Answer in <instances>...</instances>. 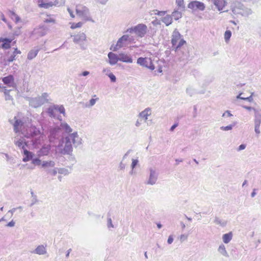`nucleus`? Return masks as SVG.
<instances>
[{"mask_svg":"<svg viewBox=\"0 0 261 261\" xmlns=\"http://www.w3.org/2000/svg\"><path fill=\"white\" fill-rule=\"evenodd\" d=\"M22 135L26 138L31 139L34 147L36 148L44 140V135L43 130L37 128L35 125L28 126L22 132Z\"/></svg>","mask_w":261,"mask_h":261,"instance_id":"nucleus-1","label":"nucleus"},{"mask_svg":"<svg viewBox=\"0 0 261 261\" xmlns=\"http://www.w3.org/2000/svg\"><path fill=\"white\" fill-rule=\"evenodd\" d=\"M13 126V129L16 134L22 135L23 130L25 129L28 126L25 118H21L19 115L15 116L13 119L9 120Z\"/></svg>","mask_w":261,"mask_h":261,"instance_id":"nucleus-2","label":"nucleus"},{"mask_svg":"<svg viewBox=\"0 0 261 261\" xmlns=\"http://www.w3.org/2000/svg\"><path fill=\"white\" fill-rule=\"evenodd\" d=\"M48 97L49 94L46 92H44L40 96L34 98L28 97L27 99L29 101L30 106L36 108L47 102L48 101Z\"/></svg>","mask_w":261,"mask_h":261,"instance_id":"nucleus-3","label":"nucleus"},{"mask_svg":"<svg viewBox=\"0 0 261 261\" xmlns=\"http://www.w3.org/2000/svg\"><path fill=\"white\" fill-rule=\"evenodd\" d=\"M171 43L174 50L178 55L179 48L186 43V41L182 38L179 32L175 29L172 35Z\"/></svg>","mask_w":261,"mask_h":261,"instance_id":"nucleus-4","label":"nucleus"},{"mask_svg":"<svg viewBox=\"0 0 261 261\" xmlns=\"http://www.w3.org/2000/svg\"><path fill=\"white\" fill-rule=\"evenodd\" d=\"M62 139L56 146V153H60L62 154H69L72 151V146L71 141Z\"/></svg>","mask_w":261,"mask_h":261,"instance_id":"nucleus-5","label":"nucleus"},{"mask_svg":"<svg viewBox=\"0 0 261 261\" xmlns=\"http://www.w3.org/2000/svg\"><path fill=\"white\" fill-rule=\"evenodd\" d=\"M75 11L76 15L83 20L85 21H90L94 22L90 16L89 9L86 6L82 5L76 6Z\"/></svg>","mask_w":261,"mask_h":261,"instance_id":"nucleus-6","label":"nucleus"},{"mask_svg":"<svg viewBox=\"0 0 261 261\" xmlns=\"http://www.w3.org/2000/svg\"><path fill=\"white\" fill-rule=\"evenodd\" d=\"M128 42H130L129 36L127 35H123L118 39L115 45L111 46L110 49L116 51L121 48L127 46Z\"/></svg>","mask_w":261,"mask_h":261,"instance_id":"nucleus-7","label":"nucleus"},{"mask_svg":"<svg viewBox=\"0 0 261 261\" xmlns=\"http://www.w3.org/2000/svg\"><path fill=\"white\" fill-rule=\"evenodd\" d=\"M137 63L151 70H153L155 68L150 58L140 57L137 59Z\"/></svg>","mask_w":261,"mask_h":261,"instance_id":"nucleus-8","label":"nucleus"},{"mask_svg":"<svg viewBox=\"0 0 261 261\" xmlns=\"http://www.w3.org/2000/svg\"><path fill=\"white\" fill-rule=\"evenodd\" d=\"M158 178V173L155 169L150 168L149 169V175L147 180L145 182L146 185H154L156 184Z\"/></svg>","mask_w":261,"mask_h":261,"instance_id":"nucleus-9","label":"nucleus"},{"mask_svg":"<svg viewBox=\"0 0 261 261\" xmlns=\"http://www.w3.org/2000/svg\"><path fill=\"white\" fill-rule=\"evenodd\" d=\"M86 35L84 33H80L73 36V42L80 45L81 48L85 50L87 48V45L84 42L86 40Z\"/></svg>","mask_w":261,"mask_h":261,"instance_id":"nucleus-10","label":"nucleus"},{"mask_svg":"<svg viewBox=\"0 0 261 261\" xmlns=\"http://www.w3.org/2000/svg\"><path fill=\"white\" fill-rule=\"evenodd\" d=\"M23 137V136L21 137L19 136V134H17V135L15 136L13 141L15 145L19 149H22V150H23L24 149H26V146H28V143Z\"/></svg>","mask_w":261,"mask_h":261,"instance_id":"nucleus-11","label":"nucleus"},{"mask_svg":"<svg viewBox=\"0 0 261 261\" xmlns=\"http://www.w3.org/2000/svg\"><path fill=\"white\" fill-rule=\"evenodd\" d=\"M65 140L71 141V144L72 143L75 147L81 145L82 141V139L79 137L76 132L70 134L65 137Z\"/></svg>","mask_w":261,"mask_h":261,"instance_id":"nucleus-12","label":"nucleus"},{"mask_svg":"<svg viewBox=\"0 0 261 261\" xmlns=\"http://www.w3.org/2000/svg\"><path fill=\"white\" fill-rule=\"evenodd\" d=\"M135 33L140 38L143 37L147 33V27L143 23H140L135 27Z\"/></svg>","mask_w":261,"mask_h":261,"instance_id":"nucleus-13","label":"nucleus"},{"mask_svg":"<svg viewBox=\"0 0 261 261\" xmlns=\"http://www.w3.org/2000/svg\"><path fill=\"white\" fill-rule=\"evenodd\" d=\"M188 8L194 11H203L205 6L204 3L199 1H192L188 4Z\"/></svg>","mask_w":261,"mask_h":261,"instance_id":"nucleus-14","label":"nucleus"},{"mask_svg":"<svg viewBox=\"0 0 261 261\" xmlns=\"http://www.w3.org/2000/svg\"><path fill=\"white\" fill-rule=\"evenodd\" d=\"M60 129L58 126H56L50 129L49 135L48 136V139L50 142H53L55 139L58 138Z\"/></svg>","mask_w":261,"mask_h":261,"instance_id":"nucleus-15","label":"nucleus"},{"mask_svg":"<svg viewBox=\"0 0 261 261\" xmlns=\"http://www.w3.org/2000/svg\"><path fill=\"white\" fill-rule=\"evenodd\" d=\"M233 11L234 12V13L236 12L244 16H247L252 13L251 9L246 8L243 6H241L240 8L235 9Z\"/></svg>","mask_w":261,"mask_h":261,"instance_id":"nucleus-16","label":"nucleus"},{"mask_svg":"<svg viewBox=\"0 0 261 261\" xmlns=\"http://www.w3.org/2000/svg\"><path fill=\"white\" fill-rule=\"evenodd\" d=\"M51 149V145L50 144H45L38 151L37 153L39 156L47 155Z\"/></svg>","mask_w":261,"mask_h":261,"instance_id":"nucleus-17","label":"nucleus"},{"mask_svg":"<svg viewBox=\"0 0 261 261\" xmlns=\"http://www.w3.org/2000/svg\"><path fill=\"white\" fill-rule=\"evenodd\" d=\"M255 113V118L254 119V130L256 134L259 135L260 133L259 127L261 124V115L258 112Z\"/></svg>","mask_w":261,"mask_h":261,"instance_id":"nucleus-18","label":"nucleus"},{"mask_svg":"<svg viewBox=\"0 0 261 261\" xmlns=\"http://www.w3.org/2000/svg\"><path fill=\"white\" fill-rule=\"evenodd\" d=\"M151 114V110L149 108H147L138 114V117L145 122L148 119V117Z\"/></svg>","mask_w":261,"mask_h":261,"instance_id":"nucleus-19","label":"nucleus"},{"mask_svg":"<svg viewBox=\"0 0 261 261\" xmlns=\"http://www.w3.org/2000/svg\"><path fill=\"white\" fill-rule=\"evenodd\" d=\"M12 41V39L11 38H0V42L3 43L1 45V47L4 49H8L11 47V43Z\"/></svg>","mask_w":261,"mask_h":261,"instance_id":"nucleus-20","label":"nucleus"},{"mask_svg":"<svg viewBox=\"0 0 261 261\" xmlns=\"http://www.w3.org/2000/svg\"><path fill=\"white\" fill-rule=\"evenodd\" d=\"M211 2L218 11L222 10L227 4V2L225 0H212Z\"/></svg>","mask_w":261,"mask_h":261,"instance_id":"nucleus-21","label":"nucleus"},{"mask_svg":"<svg viewBox=\"0 0 261 261\" xmlns=\"http://www.w3.org/2000/svg\"><path fill=\"white\" fill-rule=\"evenodd\" d=\"M108 57L109 58L108 62L111 65H115L119 61V55L117 56L112 52H110L108 55Z\"/></svg>","mask_w":261,"mask_h":261,"instance_id":"nucleus-22","label":"nucleus"},{"mask_svg":"<svg viewBox=\"0 0 261 261\" xmlns=\"http://www.w3.org/2000/svg\"><path fill=\"white\" fill-rule=\"evenodd\" d=\"M2 81L8 87H13L14 84V78L12 75H9L7 76L2 78Z\"/></svg>","mask_w":261,"mask_h":261,"instance_id":"nucleus-23","label":"nucleus"},{"mask_svg":"<svg viewBox=\"0 0 261 261\" xmlns=\"http://www.w3.org/2000/svg\"><path fill=\"white\" fill-rule=\"evenodd\" d=\"M119 59L120 61L125 63H132L133 62L132 58L130 56L124 53H121L119 54Z\"/></svg>","mask_w":261,"mask_h":261,"instance_id":"nucleus-24","label":"nucleus"},{"mask_svg":"<svg viewBox=\"0 0 261 261\" xmlns=\"http://www.w3.org/2000/svg\"><path fill=\"white\" fill-rule=\"evenodd\" d=\"M22 151L24 156V157L22 159L23 162H27L33 159L34 155L33 152L28 150L27 149H24V150Z\"/></svg>","mask_w":261,"mask_h":261,"instance_id":"nucleus-25","label":"nucleus"},{"mask_svg":"<svg viewBox=\"0 0 261 261\" xmlns=\"http://www.w3.org/2000/svg\"><path fill=\"white\" fill-rule=\"evenodd\" d=\"M32 252L38 255H44L46 253L47 251L45 247L43 245H41L37 246Z\"/></svg>","mask_w":261,"mask_h":261,"instance_id":"nucleus-26","label":"nucleus"},{"mask_svg":"<svg viewBox=\"0 0 261 261\" xmlns=\"http://www.w3.org/2000/svg\"><path fill=\"white\" fill-rule=\"evenodd\" d=\"M40 49L38 47H34L31 49L28 54L27 59L29 60H32L37 55Z\"/></svg>","mask_w":261,"mask_h":261,"instance_id":"nucleus-27","label":"nucleus"},{"mask_svg":"<svg viewBox=\"0 0 261 261\" xmlns=\"http://www.w3.org/2000/svg\"><path fill=\"white\" fill-rule=\"evenodd\" d=\"M21 53V51L18 50L17 48H14L13 54L8 58L7 60V62L9 63L13 62L15 60L16 56L18 54H20Z\"/></svg>","mask_w":261,"mask_h":261,"instance_id":"nucleus-28","label":"nucleus"},{"mask_svg":"<svg viewBox=\"0 0 261 261\" xmlns=\"http://www.w3.org/2000/svg\"><path fill=\"white\" fill-rule=\"evenodd\" d=\"M218 251L220 254L222 255L223 256L226 257H229V254L226 249L225 246L223 244H221V245H219L218 248Z\"/></svg>","mask_w":261,"mask_h":261,"instance_id":"nucleus-29","label":"nucleus"},{"mask_svg":"<svg viewBox=\"0 0 261 261\" xmlns=\"http://www.w3.org/2000/svg\"><path fill=\"white\" fill-rule=\"evenodd\" d=\"M232 236L233 234L232 232L224 234L222 238L223 243L225 244L229 243L232 239Z\"/></svg>","mask_w":261,"mask_h":261,"instance_id":"nucleus-30","label":"nucleus"},{"mask_svg":"<svg viewBox=\"0 0 261 261\" xmlns=\"http://www.w3.org/2000/svg\"><path fill=\"white\" fill-rule=\"evenodd\" d=\"M47 31V28L45 27H40L35 30V33L37 34L39 36H43L45 35Z\"/></svg>","mask_w":261,"mask_h":261,"instance_id":"nucleus-31","label":"nucleus"},{"mask_svg":"<svg viewBox=\"0 0 261 261\" xmlns=\"http://www.w3.org/2000/svg\"><path fill=\"white\" fill-rule=\"evenodd\" d=\"M56 164L54 161H43L42 162V167L45 169L49 167H54Z\"/></svg>","mask_w":261,"mask_h":261,"instance_id":"nucleus-32","label":"nucleus"},{"mask_svg":"<svg viewBox=\"0 0 261 261\" xmlns=\"http://www.w3.org/2000/svg\"><path fill=\"white\" fill-rule=\"evenodd\" d=\"M166 26L170 25L172 23V17L170 15H166L161 19Z\"/></svg>","mask_w":261,"mask_h":261,"instance_id":"nucleus-33","label":"nucleus"},{"mask_svg":"<svg viewBox=\"0 0 261 261\" xmlns=\"http://www.w3.org/2000/svg\"><path fill=\"white\" fill-rule=\"evenodd\" d=\"M9 15L10 18L14 20L16 23L20 21V17L13 11H9Z\"/></svg>","mask_w":261,"mask_h":261,"instance_id":"nucleus-34","label":"nucleus"},{"mask_svg":"<svg viewBox=\"0 0 261 261\" xmlns=\"http://www.w3.org/2000/svg\"><path fill=\"white\" fill-rule=\"evenodd\" d=\"M38 5L39 7L40 8H44L45 9L49 8V7H51L53 4L52 3H45L43 2V0H38Z\"/></svg>","mask_w":261,"mask_h":261,"instance_id":"nucleus-35","label":"nucleus"},{"mask_svg":"<svg viewBox=\"0 0 261 261\" xmlns=\"http://www.w3.org/2000/svg\"><path fill=\"white\" fill-rule=\"evenodd\" d=\"M60 126L67 133H71L72 131L70 126L66 122L61 123Z\"/></svg>","mask_w":261,"mask_h":261,"instance_id":"nucleus-36","label":"nucleus"},{"mask_svg":"<svg viewBox=\"0 0 261 261\" xmlns=\"http://www.w3.org/2000/svg\"><path fill=\"white\" fill-rule=\"evenodd\" d=\"M214 222L217 225H219L222 227H225L227 224V221L224 220H222L217 217L215 218V219L214 220Z\"/></svg>","mask_w":261,"mask_h":261,"instance_id":"nucleus-37","label":"nucleus"},{"mask_svg":"<svg viewBox=\"0 0 261 261\" xmlns=\"http://www.w3.org/2000/svg\"><path fill=\"white\" fill-rule=\"evenodd\" d=\"M130 150H128L126 152V153H125V154L123 155L122 161L120 163L119 165V168L120 170H124L125 166H126V164L125 163H123V161L124 160V159L125 158H126V156H128V155L130 153Z\"/></svg>","mask_w":261,"mask_h":261,"instance_id":"nucleus-38","label":"nucleus"},{"mask_svg":"<svg viewBox=\"0 0 261 261\" xmlns=\"http://www.w3.org/2000/svg\"><path fill=\"white\" fill-rule=\"evenodd\" d=\"M171 16L172 18H174L175 20H177L181 17L182 14L180 11L174 10V11L172 13Z\"/></svg>","mask_w":261,"mask_h":261,"instance_id":"nucleus-39","label":"nucleus"},{"mask_svg":"<svg viewBox=\"0 0 261 261\" xmlns=\"http://www.w3.org/2000/svg\"><path fill=\"white\" fill-rule=\"evenodd\" d=\"M56 111L55 110V105L49 107L47 109V113L50 117H55L56 116Z\"/></svg>","mask_w":261,"mask_h":261,"instance_id":"nucleus-40","label":"nucleus"},{"mask_svg":"<svg viewBox=\"0 0 261 261\" xmlns=\"http://www.w3.org/2000/svg\"><path fill=\"white\" fill-rule=\"evenodd\" d=\"M58 172L59 174H63L64 175H67L70 173V171L67 168H59L58 169Z\"/></svg>","mask_w":261,"mask_h":261,"instance_id":"nucleus-41","label":"nucleus"},{"mask_svg":"<svg viewBox=\"0 0 261 261\" xmlns=\"http://www.w3.org/2000/svg\"><path fill=\"white\" fill-rule=\"evenodd\" d=\"M243 108H244V109L248 111L253 110L254 113V118H255V113L258 112L261 115V109H257L253 107L245 106H243Z\"/></svg>","mask_w":261,"mask_h":261,"instance_id":"nucleus-42","label":"nucleus"},{"mask_svg":"<svg viewBox=\"0 0 261 261\" xmlns=\"http://www.w3.org/2000/svg\"><path fill=\"white\" fill-rule=\"evenodd\" d=\"M55 110L56 112H59L60 113L63 114L65 115V110L64 108V107L62 105L58 106V105H55Z\"/></svg>","mask_w":261,"mask_h":261,"instance_id":"nucleus-43","label":"nucleus"},{"mask_svg":"<svg viewBox=\"0 0 261 261\" xmlns=\"http://www.w3.org/2000/svg\"><path fill=\"white\" fill-rule=\"evenodd\" d=\"M31 195H32V200H31V203L30 204V206H32L33 205L36 204L38 202V200L37 199V197L36 195H35L33 192H31Z\"/></svg>","mask_w":261,"mask_h":261,"instance_id":"nucleus-44","label":"nucleus"},{"mask_svg":"<svg viewBox=\"0 0 261 261\" xmlns=\"http://www.w3.org/2000/svg\"><path fill=\"white\" fill-rule=\"evenodd\" d=\"M231 36V32L229 30H226L224 33V39L226 42H228Z\"/></svg>","mask_w":261,"mask_h":261,"instance_id":"nucleus-45","label":"nucleus"},{"mask_svg":"<svg viewBox=\"0 0 261 261\" xmlns=\"http://www.w3.org/2000/svg\"><path fill=\"white\" fill-rule=\"evenodd\" d=\"M236 125V123H233V124H230L229 125L226 126H221L220 127V129L224 131H227L231 130Z\"/></svg>","mask_w":261,"mask_h":261,"instance_id":"nucleus-46","label":"nucleus"},{"mask_svg":"<svg viewBox=\"0 0 261 261\" xmlns=\"http://www.w3.org/2000/svg\"><path fill=\"white\" fill-rule=\"evenodd\" d=\"M176 4L179 9H183L185 8L184 0H176Z\"/></svg>","mask_w":261,"mask_h":261,"instance_id":"nucleus-47","label":"nucleus"},{"mask_svg":"<svg viewBox=\"0 0 261 261\" xmlns=\"http://www.w3.org/2000/svg\"><path fill=\"white\" fill-rule=\"evenodd\" d=\"M153 11L154 12V14L161 16H164L167 13V11H159L157 10H154Z\"/></svg>","mask_w":261,"mask_h":261,"instance_id":"nucleus-48","label":"nucleus"},{"mask_svg":"<svg viewBox=\"0 0 261 261\" xmlns=\"http://www.w3.org/2000/svg\"><path fill=\"white\" fill-rule=\"evenodd\" d=\"M42 162L41 161L38 159V158H35L32 159V163L36 165H41L42 166Z\"/></svg>","mask_w":261,"mask_h":261,"instance_id":"nucleus-49","label":"nucleus"},{"mask_svg":"<svg viewBox=\"0 0 261 261\" xmlns=\"http://www.w3.org/2000/svg\"><path fill=\"white\" fill-rule=\"evenodd\" d=\"M186 93L190 96H192L195 93V90L192 87H188L186 89Z\"/></svg>","mask_w":261,"mask_h":261,"instance_id":"nucleus-50","label":"nucleus"},{"mask_svg":"<svg viewBox=\"0 0 261 261\" xmlns=\"http://www.w3.org/2000/svg\"><path fill=\"white\" fill-rule=\"evenodd\" d=\"M106 74L109 77L112 82L114 83L116 81V77L115 75L112 72H110L109 73H107Z\"/></svg>","mask_w":261,"mask_h":261,"instance_id":"nucleus-51","label":"nucleus"},{"mask_svg":"<svg viewBox=\"0 0 261 261\" xmlns=\"http://www.w3.org/2000/svg\"><path fill=\"white\" fill-rule=\"evenodd\" d=\"M83 25V23L81 22H79L77 23H73L71 25V28L72 29H74L76 28H81Z\"/></svg>","mask_w":261,"mask_h":261,"instance_id":"nucleus-52","label":"nucleus"},{"mask_svg":"<svg viewBox=\"0 0 261 261\" xmlns=\"http://www.w3.org/2000/svg\"><path fill=\"white\" fill-rule=\"evenodd\" d=\"M132 161L131 168L134 169L138 164L139 160L138 159H132Z\"/></svg>","mask_w":261,"mask_h":261,"instance_id":"nucleus-53","label":"nucleus"},{"mask_svg":"<svg viewBox=\"0 0 261 261\" xmlns=\"http://www.w3.org/2000/svg\"><path fill=\"white\" fill-rule=\"evenodd\" d=\"M58 169V168H55L54 169H53L52 170H48L47 173L53 176H55L57 174Z\"/></svg>","mask_w":261,"mask_h":261,"instance_id":"nucleus-54","label":"nucleus"},{"mask_svg":"<svg viewBox=\"0 0 261 261\" xmlns=\"http://www.w3.org/2000/svg\"><path fill=\"white\" fill-rule=\"evenodd\" d=\"M107 226L109 228L114 227L112 223V220L110 217H108L107 219Z\"/></svg>","mask_w":261,"mask_h":261,"instance_id":"nucleus-55","label":"nucleus"},{"mask_svg":"<svg viewBox=\"0 0 261 261\" xmlns=\"http://www.w3.org/2000/svg\"><path fill=\"white\" fill-rule=\"evenodd\" d=\"M5 156L6 158V160L8 162H9L11 164L15 163L14 160L13 158H12L11 156H9L8 154H5Z\"/></svg>","mask_w":261,"mask_h":261,"instance_id":"nucleus-56","label":"nucleus"},{"mask_svg":"<svg viewBox=\"0 0 261 261\" xmlns=\"http://www.w3.org/2000/svg\"><path fill=\"white\" fill-rule=\"evenodd\" d=\"M97 99L92 98L89 100V104L87 105V107H91L94 106L96 101Z\"/></svg>","mask_w":261,"mask_h":261,"instance_id":"nucleus-57","label":"nucleus"},{"mask_svg":"<svg viewBox=\"0 0 261 261\" xmlns=\"http://www.w3.org/2000/svg\"><path fill=\"white\" fill-rule=\"evenodd\" d=\"M226 116L228 117H231L232 116V115L231 114L229 111L227 110L223 114L222 117H225Z\"/></svg>","mask_w":261,"mask_h":261,"instance_id":"nucleus-58","label":"nucleus"},{"mask_svg":"<svg viewBox=\"0 0 261 261\" xmlns=\"http://www.w3.org/2000/svg\"><path fill=\"white\" fill-rule=\"evenodd\" d=\"M44 22H46V23H50V22L54 23L55 22V20L54 18H48L45 19L44 20Z\"/></svg>","mask_w":261,"mask_h":261,"instance_id":"nucleus-59","label":"nucleus"},{"mask_svg":"<svg viewBox=\"0 0 261 261\" xmlns=\"http://www.w3.org/2000/svg\"><path fill=\"white\" fill-rule=\"evenodd\" d=\"M246 147V145L245 144H241L239 146V147L237 149V150L238 151H240L241 150H244L245 149Z\"/></svg>","mask_w":261,"mask_h":261,"instance_id":"nucleus-60","label":"nucleus"},{"mask_svg":"<svg viewBox=\"0 0 261 261\" xmlns=\"http://www.w3.org/2000/svg\"><path fill=\"white\" fill-rule=\"evenodd\" d=\"M173 236L172 235L169 236L168 237V240H167L168 244H171L173 243Z\"/></svg>","mask_w":261,"mask_h":261,"instance_id":"nucleus-61","label":"nucleus"},{"mask_svg":"<svg viewBox=\"0 0 261 261\" xmlns=\"http://www.w3.org/2000/svg\"><path fill=\"white\" fill-rule=\"evenodd\" d=\"M141 119H137L135 123V126L137 127H140L142 124Z\"/></svg>","mask_w":261,"mask_h":261,"instance_id":"nucleus-62","label":"nucleus"},{"mask_svg":"<svg viewBox=\"0 0 261 261\" xmlns=\"http://www.w3.org/2000/svg\"><path fill=\"white\" fill-rule=\"evenodd\" d=\"M96 3L100 4L101 5H105L108 0H95Z\"/></svg>","mask_w":261,"mask_h":261,"instance_id":"nucleus-63","label":"nucleus"},{"mask_svg":"<svg viewBox=\"0 0 261 261\" xmlns=\"http://www.w3.org/2000/svg\"><path fill=\"white\" fill-rule=\"evenodd\" d=\"M15 222L13 220H12L10 222H9L6 226L8 227H13L15 225Z\"/></svg>","mask_w":261,"mask_h":261,"instance_id":"nucleus-64","label":"nucleus"}]
</instances>
